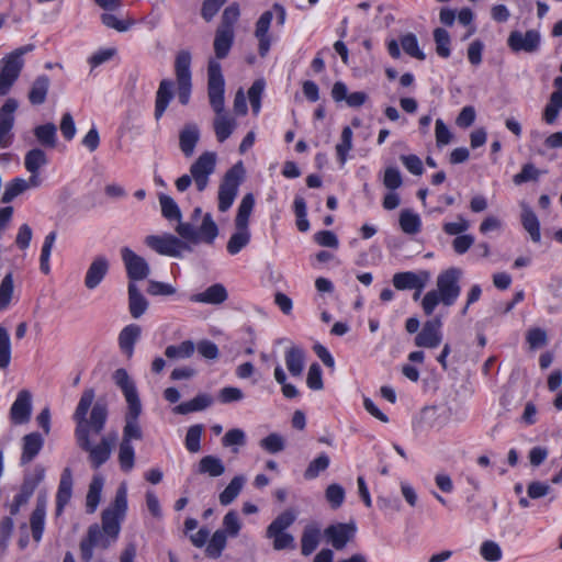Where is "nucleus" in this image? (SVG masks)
Returning <instances> with one entry per match:
<instances>
[{
  "instance_id": "nucleus-1",
  "label": "nucleus",
  "mask_w": 562,
  "mask_h": 562,
  "mask_svg": "<svg viewBox=\"0 0 562 562\" xmlns=\"http://www.w3.org/2000/svg\"><path fill=\"white\" fill-rule=\"evenodd\" d=\"M94 397L93 389H86L82 392L74 413V420L76 422L75 437L77 445L88 452L92 468L98 469L109 460L116 436L108 435L102 437L98 445H91L90 435H99L103 430L108 418V407L101 402L94 403L90 416L87 417Z\"/></svg>"
},
{
  "instance_id": "nucleus-2",
  "label": "nucleus",
  "mask_w": 562,
  "mask_h": 562,
  "mask_svg": "<svg viewBox=\"0 0 562 562\" xmlns=\"http://www.w3.org/2000/svg\"><path fill=\"white\" fill-rule=\"evenodd\" d=\"M224 92L225 81L221 64L215 59H210L207 66V97L215 113L213 130L220 143L225 142L237 127L236 119L225 110Z\"/></svg>"
},
{
  "instance_id": "nucleus-3",
  "label": "nucleus",
  "mask_w": 562,
  "mask_h": 562,
  "mask_svg": "<svg viewBox=\"0 0 562 562\" xmlns=\"http://www.w3.org/2000/svg\"><path fill=\"white\" fill-rule=\"evenodd\" d=\"M127 512V488L121 484L114 501L102 512V525H92L88 529V539L97 547L106 549L114 543L121 531V524Z\"/></svg>"
},
{
  "instance_id": "nucleus-4",
  "label": "nucleus",
  "mask_w": 562,
  "mask_h": 562,
  "mask_svg": "<svg viewBox=\"0 0 562 562\" xmlns=\"http://www.w3.org/2000/svg\"><path fill=\"white\" fill-rule=\"evenodd\" d=\"M112 379L115 385L122 391L127 404L122 441L131 442L132 439L139 440L143 437L142 429L138 425V417L142 413V403L136 385L127 371L123 368L116 369L113 372Z\"/></svg>"
},
{
  "instance_id": "nucleus-5",
  "label": "nucleus",
  "mask_w": 562,
  "mask_h": 562,
  "mask_svg": "<svg viewBox=\"0 0 562 562\" xmlns=\"http://www.w3.org/2000/svg\"><path fill=\"white\" fill-rule=\"evenodd\" d=\"M462 277V270L459 268H449L440 272L437 277L436 290L428 291L422 300V308L425 315L430 316L439 303L445 306H451L456 303L461 293L459 284Z\"/></svg>"
},
{
  "instance_id": "nucleus-6",
  "label": "nucleus",
  "mask_w": 562,
  "mask_h": 562,
  "mask_svg": "<svg viewBox=\"0 0 562 562\" xmlns=\"http://www.w3.org/2000/svg\"><path fill=\"white\" fill-rule=\"evenodd\" d=\"M217 156L213 151L202 153L190 166V173L179 177L175 184L179 192H184L194 183L199 192H203L209 183L210 177L214 173Z\"/></svg>"
},
{
  "instance_id": "nucleus-7",
  "label": "nucleus",
  "mask_w": 562,
  "mask_h": 562,
  "mask_svg": "<svg viewBox=\"0 0 562 562\" xmlns=\"http://www.w3.org/2000/svg\"><path fill=\"white\" fill-rule=\"evenodd\" d=\"M177 234L186 241L198 245L200 243L213 244L218 235V228L210 213L203 216L199 228L193 223L178 221L176 226Z\"/></svg>"
},
{
  "instance_id": "nucleus-8",
  "label": "nucleus",
  "mask_w": 562,
  "mask_h": 562,
  "mask_svg": "<svg viewBox=\"0 0 562 562\" xmlns=\"http://www.w3.org/2000/svg\"><path fill=\"white\" fill-rule=\"evenodd\" d=\"M33 49L34 45L27 44L14 49L2 59L3 65L0 69V95H5L10 91L24 66L23 55Z\"/></svg>"
},
{
  "instance_id": "nucleus-9",
  "label": "nucleus",
  "mask_w": 562,
  "mask_h": 562,
  "mask_svg": "<svg viewBox=\"0 0 562 562\" xmlns=\"http://www.w3.org/2000/svg\"><path fill=\"white\" fill-rule=\"evenodd\" d=\"M245 168L243 162L239 161L229 168L218 187V210L226 212L234 203L238 193V188L244 181Z\"/></svg>"
},
{
  "instance_id": "nucleus-10",
  "label": "nucleus",
  "mask_w": 562,
  "mask_h": 562,
  "mask_svg": "<svg viewBox=\"0 0 562 562\" xmlns=\"http://www.w3.org/2000/svg\"><path fill=\"white\" fill-rule=\"evenodd\" d=\"M191 55L187 50L178 53L175 63V71L177 77V94L179 102L183 105L189 103L191 95Z\"/></svg>"
},
{
  "instance_id": "nucleus-11",
  "label": "nucleus",
  "mask_w": 562,
  "mask_h": 562,
  "mask_svg": "<svg viewBox=\"0 0 562 562\" xmlns=\"http://www.w3.org/2000/svg\"><path fill=\"white\" fill-rule=\"evenodd\" d=\"M145 244L159 255L169 257H180L183 249H190L183 240L171 234L148 235L145 238Z\"/></svg>"
},
{
  "instance_id": "nucleus-12",
  "label": "nucleus",
  "mask_w": 562,
  "mask_h": 562,
  "mask_svg": "<svg viewBox=\"0 0 562 562\" xmlns=\"http://www.w3.org/2000/svg\"><path fill=\"white\" fill-rule=\"evenodd\" d=\"M121 256L131 282L135 283V281L144 280L149 276L150 268L147 261L131 248L123 247Z\"/></svg>"
},
{
  "instance_id": "nucleus-13",
  "label": "nucleus",
  "mask_w": 562,
  "mask_h": 562,
  "mask_svg": "<svg viewBox=\"0 0 562 562\" xmlns=\"http://www.w3.org/2000/svg\"><path fill=\"white\" fill-rule=\"evenodd\" d=\"M441 327L442 322L440 316L427 321L423 325L422 330L416 335L414 339L415 345L420 348H437L442 339Z\"/></svg>"
},
{
  "instance_id": "nucleus-14",
  "label": "nucleus",
  "mask_w": 562,
  "mask_h": 562,
  "mask_svg": "<svg viewBox=\"0 0 562 562\" xmlns=\"http://www.w3.org/2000/svg\"><path fill=\"white\" fill-rule=\"evenodd\" d=\"M540 42V33L536 30H528L525 33L513 31L507 38V45L513 52L535 53L539 49Z\"/></svg>"
},
{
  "instance_id": "nucleus-15",
  "label": "nucleus",
  "mask_w": 562,
  "mask_h": 562,
  "mask_svg": "<svg viewBox=\"0 0 562 562\" xmlns=\"http://www.w3.org/2000/svg\"><path fill=\"white\" fill-rule=\"evenodd\" d=\"M356 533V525L353 522L349 524H334L328 526L324 530V536L327 541L336 549L342 550L347 543L355 537Z\"/></svg>"
},
{
  "instance_id": "nucleus-16",
  "label": "nucleus",
  "mask_w": 562,
  "mask_h": 562,
  "mask_svg": "<svg viewBox=\"0 0 562 562\" xmlns=\"http://www.w3.org/2000/svg\"><path fill=\"white\" fill-rule=\"evenodd\" d=\"M430 279V273L426 270L418 273L406 271L397 272L393 276L392 282L395 289L403 290H418L422 291Z\"/></svg>"
},
{
  "instance_id": "nucleus-17",
  "label": "nucleus",
  "mask_w": 562,
  "mask_h": 562,
  "mask_svg": "<svg viewBox=\"0 0 562 562\" xmlns=\"http://www.w3.org/2000/svg\"><path fill=\"white\" fill-rule=\"evenodd\" d=\"M32 413V394L29 390H21L10 408V419L15 425L26 424Z\"/></svg>"
},
{
  "instance_id": "nucleus-18",
  "label": "nucleus",
  "mask_w": 562,
  "mask_h": 562,
  "mask_svg": "<svg viewBox=\"0 0 562 562\" xmlns=\"http://www.w3.org/2000/svg\"><path fill=\"white\" fill-rule=\"evenodd\" d=\"M273 19L272 11H265L256 22L255 37L258 40V52L261 57H265L271 45V37L269 29Z\"/></svg>"
},
{
  "instance_id": "nucleus-19",
  "label": "nucleus",
  "mask_w": 562,
  "mask_h": 562,
  "mask_svg": "<svg viewBox=\"0 0 562 562\" xmlns=\"http://www.w3.org/2000/svg\"><path fill=\"white\" fill-rule=\"evenodd\" d=\"M42 184V180H36L35 177H30L27 180L23 178H14L8 182L4 187V191L1 196L2 203H10L18 195L24 193L32 188H38Z\"/></svg>"
},
{
  "instance_id": "nucleus-20",
  "label": "nucleus",
  "mask_w": 562,
  "mask_h": 562,
  "mask_svg": "<svg viewBox=\"0 0 562 562\" xmlns=\"http://www.w3.org/2000/svg\"><path fill=\"white\" fill-rule=\"evenodd\" d=\"M109 266V260L104 256L95 257L86 272L85 286L88 290L95 289L105 278Z\"/></svg>"
},
{
  "instance_id": "nucleus-21",
  "label": "nucleus",
  "mask_w": 562,
  "mask_h": 562,
  "mask_svg": "<svg viewBox=\"0 0 562 562\" xmlns=\"http://www.w3.org/2000/svg\"><path fill=\"white\" fill-rule=\"evenodd\" d=\"M228 297L227 290L221 283H215L209 286L205 291L192 294L190 301L194 303H204L218 305L225 302Z\"/></svg>"
},
{
  "instance_id": "nucleus-22",
  "label": "nucleus",
  "mask_w": 562,
  "mask_h": 562,
  "mask_svg": "<svg viewBox=\"0 0 562 562\" xmlns=\"http://www.w3.org/2000/svg\"><path fill=\"white\" fill-rule=\"evenodd\" d=\"M44 439L38 432H31L22 438L21 464L30 463L42 450Z\"/></svg>"
},
{
  "instance_id": "nucleus-23",
  "label": "nucleus",
  "mask_w": 562,
  "mask_h": 562,
  "mask_svg": "<svg viewBox=\"0 0 562 562\" xmlns=\"http://www.w3.org/2000/svg\"><path fill=\"white\" fill-rule=\"evenodd\" d=\"M200 139V131L195 124H187L179 134V147L182 154L189 158L193 155Z\"/></svg>"
},
{
  "instance_id": "nucleus-24",
  "label": "nucleus",
  "mask_w": 562,
  "mask_h": 562,
  "mask_svg": "<svg viewBox=\"0 0 562 562\" xmlns=\"http://www.w3.org/2000/svg\"><path fill=\"white\" fill-rule=\"evenodd\" d=\"M46 515V497L38 496L36 506L31 515L30 524L33 539L38 542L42 539Z\"/></svg>"
},
{
  "instance_id": "nucleus-25",
  "label": "nucleus",
  "mask_w": 562,
  "mask_h": 562,
  "mask_svg": "<svg viewBox=\"0 0 562 562\" xmlns=\"http://www.w3.org/2000/svg\"><path fill=\"white\" fill-rule=\"evenodd\" d=\"M48 164V158L42 148H33L24 156V167L30 172V177L42 180L40 169Z\"/></svg>"
},
{
  "instance_id": "nucleus-26",
  "label": "nucleus",
  "mask_w": 562,
  "mask_h": 562,
  "mask_svg": "<svg viewBox=\"0 0 562 562\" xmlns=\"http://www.w3.org/2000/svg\"><path fill=\"white\" fill-rule=\"evenodd\" d=\"M142 329L136 324L125 326L119 335V346L127 358H132L134 353V345L140 337Z\"/></svg>"
},
{
  "instance_id": "nucleus-27",
  "label": "nucleus",
  "mask_w": 562,
  "mask_h": 562,
  "mask_svg": "<svg viewBox=\"0 0 562 562\" xmlns=\"http://www.w3.org/2000/svg\"><path fill=\"white\" fill-rule=\"evenodd\" d=\"M173 82L169 79H164L160 81L158 90L156 92V101H155V119L159 120L165 113L166 109L169 105L173 97Z\"/></svg>"
},
{
  "instance_id": "nucleus-28",
  "label": "nucleus",
  "mask_w": 562,
  "mask_h": 562,
  "mask_svg": "<svg viewBox=\"0 0 562 562\" xmlns=\"http://www.w3.org/2000/svg\"><path fill=\"white\" fill-rule=\"evenodd\" d=\"M71 492H72V473L69 468H65L61 473V476H60L58 491H57V495H56V505H57L56 510H57L58 515L63 512L65 505L69 502V499L71 497Z\"/></svg>"
},
{
  "instance_id": "nucleus-29",
  "label": "nucleus",
  "mask_w": 562,
  "mask_h": 562,
  "mask_svg": "<svg viewBox=\"0 0 562 562\" xmlns=\"http://www.w3.org/2000/svg\"><path fill=\"white\" fill-rule=\"evenodd\" d=\"M148 308V301L134 282L128 283V310L133 318H139Z\"/></svg>"
},
{
  "instance_id": "nucleus-30",
  "label": "nucleus",
  "mask_w": 562,
  "mask_h": 562,
  "mask_svg": "<svg viewBox=\"0 0 562 562\" xmlns=\"http://www.w3.org/2000/svg\"><path fill=\"white\" fill-rule=\"evenodd\" d=\"M50 79L46 75H41L36 77L33 81L30 91L27 93V99L33 105H41L46 101V97L49 90Z\"/></svg>"
},
{
  "instance_id": "nucleus-31",
  "label": "nucleus",
  "mask_w": 562,
  "mask_h": 562,
  "mask_svg": "<svg viewBox=\"0 0 562 562\" xmlns=\"http://www.w3.org/2000/svg\"><path fill=\"white\" fill-rule=\"evenodd\" d=\"M285 364L293 376H300L305 366V353L297 346L290 347L285 352Z\"/></svg>"
},
{
  "instance_id": "nucleus-32",
  "label": "nucleus",
  "mask_w": 562,
  "mask_h": 562,
  "mask_svg": "<svg viewBox=\"0 0 562 562\" xmlns=\"http://www.w3.org/2000/svg\"><path fill=\"white\" fill-rule=\"evenodd\" d=\"M103 485L104 479L101 475L97 474L92 477L86 496V508L89 514L95 512L101 499Z\"/></svg>"
},
{
  "instance_id": "nucleus-33",
  "label": "nucleus",
  "mask_w": 562,
  "mask_h": 562,
  "mask_svg": "<svg viewBox=\"0 0 562 562\" xmlns=\"http://www.w3.org/2000/svg\"><path fill=\"white\" fill-rule=\"evenodd\" d=\"M521 224L530 235L531 240L533 243H539L541 239L540 223L536 213L525 204L522 205Z\"/></svg>"
},
{
  "instance_id": "nucleus-34",
  "label": "nucleus",
  "mask_w": 562,
  "mask_h": 562,
  "mask_svg": "<svg viewBox=\"0 0 562 562\" xmlns=\"http://www.w3.org/2000/svg\"><path fill=\"white\" fill-rule=\"evenodd\" d=\"M225 472L223 461L215 456L203 457L198 464V473L207 474L211 477H218Z\"/></svg>"
},
{
  "instance_id": "nucleus-35",
  "label": "nucleus",
  "mask_w": 562,
  "mask_h": 562,
  "mask_svg": "<svg viewBox=\"0 0 562 562\" xmlns=\"http://www.w3.org/2000/svg\"><path fill=\"white\" fill-rule=\"evenodd\" d=\"M213 403V397L209 394H199L194 398L179 404L175 411L178 414H189L192 412H199L207 408Z\"/></svg>"
},
{
  "instance_id": "nucleus-36",
  "label": "nucleus",
  "mask_w": 562,
  "mask_h": 562,
  "mask_svg": "<svg viewBox=\"0 0 562 562\" xmlns=\"http://www.w3.org/2000/svg\"><path fill=\"white\" fill-rule=\"evenodd\" d=\"M234 32L216 30L213 44L216 58L223 59L228 55L234 43Z\"/></svg>"
},
{
  "instance_id": "nucleus-37",
  "label": "nucleus",
  "mask_w": 562,
  "mask_h": 562,
  "mask_svg": "<svg viewBox=\"0 0 562 562\" xmlns=\"http://www.w3.org/2000/svg\"><path fill=\"white\" fill-rule=\"evenodd\" d=\"M37 142L47 148H55L57 144V128L53 123L38 125L34 128Z\"/></svg>"
},
{
  "instance_id": "nucleus-38",
  "label": "nucleus",
  "mask_w": 562,
  "mask_h": 562,
  "mask_svg": "<svg viewBox=\"0 0 562 562\" xmlns=\"http://www.w3.org/2000/svg\"><path fill=\"white\" fill-rule=\"evenodd\" d=\"M246 483V477L244 475H236L232 479L225 490L220 494L218 501L223 506H227L232 504L239 493L241 492L244 485Z\"/></svg>"
},
{
  "instance_id": "nucleus-39",
  "label": "nucleus",
  "mask_w": 562,
  "mask_h": 562,
  "mask_svg": "<svg viewBox=\"0 0 562 562\" xmlns=\"http://www.w3.org/2000/svg\"><path fill=\"white\" fill-rule=\"evenodd\" d=\"M236 232L227 241V251L231 255H237L250 241V231L248 227L235 226Z\"/></svg>"
},
{
  "instance_id": "nucleus-40",
  "label": "nucleus",
  "mask_w": 562,
  "mask_h": 562,
  "mask_svg": "<svg viewBox=\"0 0 562 562\" xmlns=\"http://www.w3.org/2000/svg\"><path fill=\"white\" fill-rule=\"evenodd\" d=\"M195 350V345L192 340H184L179 345H170L165 349V356L171 360L188 359Z\"/></svg>"
},
{
  "instance_id": "nucleus-41",
  "label": "nucleus",
  "mask_w": 562,
  "mask_h": 562,
  "mask_svg": "<svg viewBox=\"0 0 562 562\" xmlns=\"http://www.w3.org/2000/svg\"><path fill=\"white\" fill-rule=\"evenodd\" d=\"M255 205V198L251 193L243 196L235 217V226L248 227L249 217Z\"/></svg>"
},
{
  "instance_id": "nucleus-42",
  "label": "nucleus",
  "mask_w": 562,
  "mask_h": 562,
  "mask_svg": "<svg viewBox=\"0 0 562 562\" xmlns=\"http://www.w3.org/2000/svg\"><path fill=\"white\" fill-rule=\"evenodd\" d=\"M296 519V514L293 509H286L281 513L277 518L268 526L266 535L280 533L285 531Z\"/></svg>"
},
{
  "instance_id": "nucleus-43",
  "label": "nucleus",
  "mask_w": 562,
  "mask_h": 562,
  "mask_svg": "<svg viewBox=\"0 0 562 562\" xmlns=\"http://www.w3.org/2000/svg\"><path fill=\"white\" fill-rule=\"evenodd\" d=\"M319 543V529L313 526L305 527L301 538L302 554L310 555Z\"/></svg>"
},
{
  "instance_id": "nucleus-44",
  "label": "nucleus",
  "mask_w": 562,
  "mask_h": 562,
  "mask_svg": "<svg viewBox=\"0 0 562 562\" xmlns=\"http://www.w3.org/2000/svg\"><path fill=\"white\" fill-rule=\"evenodd\" d=\"M401 229L408 235H415L420 231V218L411 210H403L400 214Z\"/></svg>"
},
{
  "instance_id": "nucleus-45",
  "label": "nucleus",
  "mask_w": 562,
  "mask_h": 562,
  "mask_svg": "<svg viewBox=\"0 0 562 562\" xmlns=\"http://www.w3.org/2000/svg\"><path fill=\"white\" fill-rule=\"evenodd\" d=\"M562 109V91H553L550 95L549 103L543 111V119L548 124H552L558 119Z\"/></svg>"
},
{
  "instance_id": "nucleus-46",
  "label": "nucleus",
  "mask_w": 562,
  "mask_h": 562,
  "mask_svg": "<svg viewBox=\"0 0 562 562\" xmlns=\"http://www.w3.org/2000/svg\"><path fill=\"white\" fill-rule=\"evenodd\" d=\"M14 292V280L11 272L7 273L0 283V311L9 307Z\"/></svg>"
},
{
  "instance_id": "nucleus-47",
  "label": "nucleus",
  "mask_w": 562,
  "mask_h": 562,
  "mask_svg": "<svg viewBox=\"0 0 562 562\" xmlns=\"http://www.w3.org/2000/svg\"><path fill=\"white\" fill-rule=\"evenodd\" d=\"M330 463V459L326 453H321L317 458L311 461L304 471L306 480L316 479L321 472H324Z\"/></svg>"
},
{
  "instance_id": "nucleus-48",
  "label": "nucleus",
  "mask_w": 562,
  "mask_h": 562,
  "mask_svg": "<svg viewBox=\"0 0 562 562\" xmlns=\"http://www.w3.org/2000/svg\"><path fill=\"white\" fill-rule=\"evenodd\" d=\"M159 203L161 207V214L165 218H167L168 221L175 220L177 222L181 220V211L176 201L171 196L165 194L160 195Z\"/></svg>"
},
{
  "instance_id": "nucleus-49",
  "label": "nucleus",
  "mask_w": 562,
  "mask_h": 562,
  "mask_svg": "<svg viewBox=\"0 0 562 562\" xmlns=\"http://www.w3.org/2000/svg\"><path fill=\"white\" fill-rule=\"evenodd\" d=\"M226 538L225 531L222 529L216 530L211 537L207 547L206 553L211 558H218L222 554V551L226 547Z\"/></svg>"
},
{
  "instance_id": "nucleus-50",
  "label": "nucleus",
  "mask_w": 562,
  "mask_h": 562,
  "mask_svg": "<svg viewBox=\"0 0 562 562\" xmlns=\"http://www.w3.org/2000/svg\"><path fill=\"white\" fill-rule=\"evenodd\" d=\"M135 452L131 442L121 441L119 450V463L124 472L134 468Z\"/></svg>"
},
{
  "instance_id": "nucleus-51",
  "label": "nucleus",
  "mask_w": 562,
  "mask_h": 562,
  "mask_svg": "<svg viewBox=\"0 0 562 562\" xmlns=\"http://www.w3.org/2000/svg\"><path fill=\"white\" fill-rule=\"evenodd\" d=\"M352 148V131L349 126H345L341 132L340 142L336 145L337 157L341 165L347 160V154Z\"/></svg>"
},
{
  "instance_id": "nucleus-52",
  "label": "nucleus",
  "mask_w": 562,
  "mask_h": 562,
  "mask_svg": "<svg viewBox=\"0 0 562 562\" xmlns=\"http://www.w3.org/2000/svg\"><path fill=\"white\" fill-rule=\"evenodd\" d=\"M259 446L268 453L276 454L284 450L285 441L281 435L272 432L262 438L259 441Z\"/></svg>"
},
{
  "instance_id": "nucleus-53",
  "label": "nucleus",
  "mask_w": 562,
  "mask_h": 562,
  "mask_svg": "<svg viewBox=\"0 0 562 562\" xmlns=\"http://www.w3.org/2000/svg\"><path fill=\"white\" fill-rule=\"evenodd\" d=\"M401 46L403 50L419 60H424L426 58L423 50L419 49L417 37L413 33H407L401 37Z\"/></svg>"
},
{
  "instance_id": "nucleus-54",
  "label": "nucleus",
  "mask_w": 562,
  "mask_h": 562,
  "mask_svg": "<svg viewBox=\"0 0 562 562\" xmlns=\"http://www.w3.org/2000/svg\"><path fill=\"white\" fill-rule=\"evenodd\" d=\"M239 14H240V12H239L238 4L232 3L224 10V12L222 14L221 23L217 29L223 30V31L234 32V25L237 22Z\"/></svg>"
},
{
  "instance_id": "nucleus-55",
  "label": "nucleus",
  "mask_w": 562,
  "mask_h": 562,
  "mask_svg": "<svg viewBox=\"0 0 562 562\" xmlns=\"http://www.w3.org/2000/svg\"><path fill=\"white\" fill-rule=\"evenodd\" d=\"M11 361V341L8 329L0 326V368L5 369Z\"/></svg>"
},
{
  "instance_id": "nucleus-56",
  "label": "nucleus",
  "mask_w": 562,
  "mask_h": 562,
  "mask_svg": "<svg viewBox=\"0 0 562 562\" xmlns=\"http://www.w3.org/2000/svg\"><path fill=\"white\" fill-rule=\"evenodd\" d=\"M434 40L436 43V52L440 57L447 58L450 56V35L441 27L434 31Z\"/></svg>"
},
{
  "instance_id": "nucleus-57",
  "label": "nucleus",
  "mask_w": 562,
  "mask_h": 562,
  "mask_svg": "<svg viewBox=\"0 0 562 562\" xmlns=\"http://www.w3.org/2000/svg\"><path fill=\"white\" fill-rule=\"evenodd\" d=\"M325 497L330 507L337 509L345 501V490L341 485L331 483L325 490Z\"/></svg>"
},
{
  "instance_id": "nucleus-58",
  "label": "nucleus",
  "mask_w": 562,
  "mask_h": 562,
  "mask_svg": "<svg viewBox=\"0 0 562 562\" xmlns=\"http://www.w3.org/2000/svg\"><path fill=\"white\" fill-rule=\"evenodd\" d=\"M202 430H203V428L201 425H193L187 431L186 447L192 453H196L201 450L200 441H201Z\"/></svg>"
},
{
  "instance_id": "nucleus-59",
  "label": "nucleus",
  "mask_w": 562,
  "mask_h": 562,
  "mask_svg": "<svg viewBox=\"0 0 562 562\" xmlns=\"http://www.w3.org/2000/svg\"><path fill=\"white\" fill-rule=\"evenodd\" d=\"M526 340L531 349H537L548 344V336L544 329L535 327L527 331Z\"/></svg>"
},
{
  "instance_id": "nucleus-60",
  "label": "nucleus",
  "mask_w": 562,
  "mask_h": 562,
  "mask_svg": "<svg viewBox=\"0 0 562 562\" xmlns=\"http://www.w3.org/2000/svg\"><path fill=\"white\" fill-rule=\"evenodd\" d=\"M480 553L484 560L490 562H496L502 559L501 547L492 540H486L481 544Z\"/></svg>"
},
{
  "instance_id": "nucleus-61",
  "label": "nucleus",
  "mask_w": 562,
  "mask_h": 562,
  "mask_svg": "<svg viewBox=\"0 0 562 562\" xmlns=\"http://www.w3.org/2000/svg\"><path fill=\"white\" fill-rule=\"evenodd\" d=\"M223 527L225 535L236 537L239 533L241 524L238 514L235 510H229L223 518Z\"/></svg>"
},
{
  "instance_id": "nucleus-62",
  "label": "nucleus",
  "mask_w": 562,
  "mask_h": 562,
  "mask_svg": "<svg viewBox=\"0 0 562 562\" xmlns=\"http://www.w3.org/2000/svg\"><path fill=\"white\" fill-rule=\"evenodd\" d=\"M265 89V83L262 80H256L248 90V98L250 101V105L252 112L258 114L261 105V94Z\"/></svg>"
},
{
  "instance_id": "nucleus-63",
  "label": "nucleus",
  "mask_w": 562,
  "mask_h": 562,
  "mask_svg": "<svg viewBox=\"0 0 562 562\" xmlns=\"http://www.w3.org/2000/svg\"><path fill=\"white\" fill-rule=\"evenodd\" d=\"M457 222L445 223L442 229L446 234L451 236H460L462 233L467 232L470 227V222L465 220L462 215L457 216Z\"/></svg>"
},
{
  "instance_id": "nucleus-64",
  "label": "nucleus",
  "mask_w": 562,
  "mask_h": 562,
  "mask_svg": "<svg viewBox=\"0 0 562 562\" xmlns=\"http://www.w3.org/2000/svg\"><path fill=\"white\" fill-rule=\"evenodd\" d=\"M306 384L310 389L315 391L323 389L322 369L318 363L315 362L311 364L307 372Z\"/></svg>"
}]
</instances>
